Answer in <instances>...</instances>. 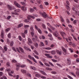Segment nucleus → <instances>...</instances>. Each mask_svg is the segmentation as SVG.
<instances>
[{
    "label": "nucleus",
    "instance_id": "20e7f679",
    "mask_svg": "<svg viewBox=\"0 0 79 79\" xmlns=\"http://www.w3.org/2000/svg\"><path fill=\"white\" fill-rule=\"evenodd\" d=\"M14 5L16 6H17V7H18V8H21V6L19 4H18V2H16V1H14Z\"/></svg>",
    "mask_w": 79,
    "mask_h": 79
},
{
    "label": "nucleus",
    "instance_id": "49530a36",
    "mask_svg": "<svg viewBox=\"0 0 79 79\" xmlns=\"http://www.w3.org/2000/svg\"><path fill=\"white\" fill-rule=\"evenodd\" d=\"M44 3L46 5H49V3H48V2H44Z\"/></svg>",
    "mask_w": 79,
    "mask_h": 79
},
{
    "label": "nucleus",
    "instance_id": "5701e85b",
    "mask_svg": "<svg viewBox=\"0 0 79 79\" xmlns=\"http://www.w3.org/2000/svg\"><path fill=\"white\" fill-rule=\"evenodd\" d=\"M42 27H43V29H46V27H45V25L44 24L42 23Z\"/></svg>",
    "mask_w": 79,
    "mask_h": 79
},
{
    "label": "nucleus",
    "instance_id": "9b49d317",
    "mask_svg": "<svg viewBox=\"0 0 79 79\" xmlns=\"http://www.w3.org/2000/svg\"><path fill=\"white\" fill-rule=\"evenodd\" d=\"M21 9L23 11H26V7L25 6H23L21 7Z\"/></svg>",
    "mask_w": 79,
    "mask_h": 79
},
{
    "label": "nucleus",
    "instance_id": "c9c22d12",
    "mask_svg": "<svg viewBox=\"0 0 79 79\" xmlns=\"http://www.w3.org/2000/svg\"><path fill=\"white\" fill-rule=\"evenodd\" d=\"M44 64H45V65H46V66H48V67H50V65H49V64L46 63H44Z\"/></svg>",
    "mask_w": 79,
    "mask_h": 79
},
{
    "label": "nucleus",
    "instance_id": "ea45409f",
    "mask_svg": "<svg viewBox=\"0 0 79 79\" xmlns=\"http://www.w3.org/2000/svg\"><path fill=\"white\" fill-rule=\"evenodd\" d=\"M21 35L24 38H25V34H24V33H22Z\"/></svg>",
    "mask_w": 79,
    "mask_h": 79
},
{
    "label": "nucleus",
    "instance_id": "39448f33",
    "mask_svg": "<svg viewBox=\"0 0 79 79\" xmlns=\"http://www.w3.org/2000/svg\"><path fill=\"white\" fill-rule=\"evenodd\" d=\"M60 34L62 36V37H63V38L64 39H65V38L64 37V36H65L66 35V34H65V33L63 32H62L60 33Z\"/></svg>",
    "mask_w": 79,
    "mask_h": 79
},
{
    "label": "nucleus",
    "instance_id": "f257e3e1",
    "mask_svg": "<svg viewBox=\"0 0 79 79\" xmlns=\"http://www.w3.org/2000/svg\"><path fill=\"white\" fill-rule=\"evenodd\" d=\"M27 18L28 19H27L24 20V22L25 23H28V22H29L30 19H31L30 18H31L32 19H34L35 18V17L31 15H28L27 16Z\"/></svg>",
    "mask_w": 79,
    "mask_h": 79
},
{
    "label": "nucleus",
    "instance_id": "9d476101",
    "mask_svg": "<svg viewBox=\"0 0 79 79\" xmlns=\"http://www.w3.org/2000/svg\"><path fill=\"white\" fill-rule=\"evenodd\" d=\"M32 43V41L29 38L28 39V44L29 45H31V43Z\"/></svg>",
    "mask_w": 79,
    "mask_h": 79
},
{
    "label": "nucleus",
    "instance_id": "a19ab883",
    "mask_svg": "<svg viewBox=\"0 0 79 79\" xmlns=\"http://www.w3.org/2000/svg\"><path fill=\"white\" fill-rule=\"evenodd\" d=\"M19 39L20 41L22 40V38H21V36H19Z\"/></svg>",
    "mask_w": 79,
    "mask_h": 79
},
{
    "label": "nucleus",
    "instance_id": "4c0bfd02",
    "mask_svg": "<svg viewBox=\"0 0 79 79\" xmlns=\"http://www.w3.org/2000/svg\"><path fill=\"white\" fill-rule=\"evenodd\" d=\"M36 77H41V76L39 74H36L35 75Z\"/></svg>",
    "mask_w": 79,
    "mask_h": 79
},
{
    "label": "nucleus",
    "instance_id": "864d4df0",
    "mask_svg": "<svg viewBox=\"0 0 79 79\" xmlns=\"http://www.w3.org/2000/svg\"><path fill=\"white\" fill-rule=\"evenodd\" d=\"M37 2L39 4H40V2H41V1L40 0L38 1L37 0Z\"/></svg>",
    "mask_w": 79,
    "mask_h": 79
},
{
    "label": "nucleus",
    "instance_id": "13d9d810",
    "mask_svg": "<svg viewBox=\"0 0 79 79\" xmlns=\"http://www.w3.org/2000/svg\"><path fill=\"white\" fill-rule=\"evenodd\" d=\"M55 47V45L54 44H52L50 46V47H51V48H53V47Z\"/></svg>",
    "mask_w": 79,
    "mask_h": 79
},
{
    "label": "nucleus",
    "instance_id": "72a5a7b5",
    "mask_svg": "<svg viewBox=\"0 0 79 79\" xmlns=\"http://www.w3.org/2000/svg\"><path fill=\"white\" fill-rule=\"evenodd\" d=\"M49 64H50V65H51L52 66V67H53L54 66V65L52 63V62H49Z\"/></svg>",
    "mask_w": 79,
    "mask_h": 79
},
{
    "label": "nucleus",
    "instance_id": "bb28decb",
    "mask_svg": "<svg viewBox=\"0 0 79 79\" xmlns=\"http://www.w3.org/2000/svg\"><path fill=\"white\" fill-rule=\"evenodd\" d=\"M4 48L5 50V51H7V47H6V45H5L4 46Z\"/></svg>",
    "mask_w": 79,
    "mask_h": 79
},
{
    "label": "nucleus",
    "instance_id": "423d86ee",
    "mask_svg": "<svg viewBox=\"0 0 79 79\" xmlns=\"http://www.w3.org/2000/svg\"><path fill=\"white\" fill-rule=\"evenodd\" d=\"M45 56H46L48 58H52V56H50L49 54H45Z\"/></svg>",
    "mask_w": 79,
    "mask_h": 79
},
{
    "label": "nucleus",
    "instance_id": "e433bc0d",
    "mask_svg": "<svg viewBox=\"0 0 79 79\" xmlns=\"http://www.w3.org/2000/svg\"><path fill=\"white\" fill-rule=\"evenodd\" d=\"M40 45H42V46H43V47H44V46H45V45H44V44L42 42H40Z\"/></svg>",
    "mask_w": 79,
    "mask_h": 79
},
{
    "label": "nucleus",
    "instance_id": "c03bdc74",
    "mask_svg": "<svg viewBox=\"0 0 79 79\" xmlns=\"http://www.w3.org/2000/svg\"><path fill=\"white\" fill-rule=\"evenodd\" d=\"M20 67H21V68H25L26 66V65H20Z\"/></svg>",
    "mask_w": 79,
    "mask_h": 79
},
{
    "label": "nucleus",
    "instance_id": "cd10ccee",
    "mask_svg": "<svg viewBox=\"0 0 79 79\" xmlns=\"http://www.w3.org/2000/svg\"><path fill=\"white\" fill-rule=\"evenodd\" d=\"M37 31L40 34H42V31L39 28L37 30Z\"/></svg>",
    "mask_w": 79,
    "mask_h": 79
},
{
    "label": "nucleus",
    "instance_id": "dca6fc26",
    "mask_svg": "<svg viewBox=\"0 0 79 79\" xmlns=\"http://www.w3.org/2000/svg\"><path fill=\"white\" fill-rule=\"evenodd\" d=\"M31 68L32 69H33V70H34L35 71L36 70V69L35 67L33 66H31Z\"/></svg>",
    "mask_w": 79,
    "mask_h": 79
},
{
    "label": "nucleus",
    "instance_id": "a18cd8bd",
    "mask_svg": "<svg viewBox=\"0 0 79 79\" xmlns=\"http://www.w3.org/2000/svg\"><path fill=\"white\" fill-rule=\"evenodd\" d=\"M15 12H20V9L16 10H15Z\"/></svg>",
    "mask_w": 79,
    "mask_h": 79
},
{
    "label": "nucleus",
    "instance_id": "b1692460",
    "mask_svg": "<svg viewBox=\"0 0 79 79\" xmlns=\"http://www.w3.org/2000/svg\"><path fill=\"white\" fill-rule=\"evenodd\" d=\"M23 24H19L18 25V28H19V27H22V26H23Z\"/></svg>",
    "mask_w": 79,
    "mask_h": 79
},
{
    "label": "nucleus",
    "instance_id": "f8f14e48",
    "mask_svg": "<svg viewBox=\"0 0 79 79\" xmlns=\"http://www.w3.org/2000/svg\"><path fill=\"white\" fill-rule=\"evenodd\" d=\"M40 73H41V74H43V75H44V76H46V75H47L46 73H45L42 70H40Z\"/></svg>",
    "mask_w": 79,
    "mask_h": 79
},
{
    "label": "nucleus",
    "instance_id": "338daca9",
    "mask_svg": "<svg viewBox=\"0 0 79 79\" xmlns=\"http://www.w3.org/2000/svg\"><path fill=\"white\" fill-rule=\"evenodd\" d=\"M52 78L54 79H57V78L55 76H52Z\"/></svg>",
    "mask_w": 79,
    "mask_h": 79
},
{
    "label": "nucleus",
    "instance_id": "ddd939ff",
    "mask_svg": "<svg viewBox=\"0 0 79 79\" xmlns=\"http://www.w3.org/2000/svg\"><path fill=\"white\" fill-rule=\"evenodd\" d=\"M56 32L57 33V35L56 33H53V35L54 36H55V37H58V32L56 31Z\"/></svg>",
    "mask_w": 79,
    "mask_h": 79
},
{
    "label": "nucleus",
    "instance_id": "3c124183",
    "mask_svg": "<svg viewBox=\"0 0 79 79\" xmlns=\"http://www.w3.org/2000/svg\"><path fill=\"white\" fill-rule=\"evenodd\" d=\"M21 3L22 4V5H23V6H25V5H26V3H25L24 2H21Z\"/></svg>",
    "mask_w": 79,
    "mask_h": 79
},
{
    "label": "nucleus",
    "instance_id": "de8ad7c7",
    "mask_svg": "<svg viewBox=\"0 0 79 79\" xmlns=\"http://www.w3.org/2000/svg\"><path fill=\"white\" fill-rule=\"evenodd\" d=\"M35 29H36V30H37L39 29V28H38V27H37V26L36 25H35Z\"/></svg>",
    "mask_w": 79,
    "mask_h": 79
},
{
    "label": "nucleus",
    "instance_id": "0eeeda50",
    "mask_svg": "<svg viewBox=\"0 0 79 79\" xmlns=\"http://www.w3.org/2000/svg\"><path fill=\"white\" fill-rule=\"evenodd\" d=\"M19 50H20V51H21V52L22 53H24V50L23 49V48H22L21 47H19Z\"/></svg>",
    "mask_w": 79,
    "mask_h": 79
},
{
    "label": "nucleus",
    "instance_id": "603ef678",
    "mask_svg": "<svg viewBox=\"0 0 79 79\" xmlns=\"http://www.w3.org/2000/svg\"><path fill=\"white\" fill-rule=\"evenodd\" d=\"M74 56L75 58H77V57H78V56L76 54H74Z\"/></svg>",
    "mask_w": 79,
    "mask_h": 79
},
{
    "label": "nucleus",
    "instance_id": "bf43d9fd",
    "mask_svg": "<svg viewBox=\"0 0 79 79\" xmlns=\"http://www.w3.org/2000/svg\"><path fill=\"white\" fill-rule=\"evenodd\" d=\"M10 62H7L6 64H7V66H10Z\"/></svg>",
    "mask_w": 79,
    "mask_h": 79
},
{
    "label": "nucleus",
    "instance_id": "aec40b11",
    "mask_svg": "<svg viewBox=\"0 0 79 79\" xmlns=\"http://www.w3.org/2000/svg\"><path fill=\"white\" fill-rule=\"evenodd\" d=\"M1 37L2 39L4 38V35L3 34V33L2 32L1 34Z\"/></svg>",
    "mask_w": 79,
    "mask_h": 79
},
{
    "label": "nucleus",
    "instance_id": "6ab92c4d",
    "mask_svg": "<svg viewBox=\"0 0 79 79\" xmlns=\"http://www.w3.org/2000/svg\"><path fill=\"white\" fill-rule=\"evenodd\" d=\"M30 11L31 13H32V12L34 11V9L32 8H31L30 9Z\"/></svg>",
    "mask_w": 79,
    "mask_h": 79
},
{
    "label": "nucleus",
    "instance_id": "a878e982",
    "mask_svg": "<svg viewBox=\"0 0 79 79\" xmlns=\"http://www.w3.org/2000/svg\"><path fill=\"white\" fill-rule=\"evenodd\" d=\"M27 60L28 62H29L30 63V64H32V61H31L29 59H27Z\"/></svg>",
    "mask_w": 79,
    "mask_h": 79
},
{
    "label": "nucleus",
    "instance_id": "6e6d98bb",
    "mask_svg": "<svg viewBox=\"0 0 79 79\" xmlns=\"http://www.w3.org/2000/svg\"><path fill=\"white\" fill-rule=\"evenodd\" d=\"M40 7L41 9H43V6L42 5H40Z\"/></svg>",
    "mask_w": 79,
    "mask_h": 79
},
{
    "label": "nucleus",
    "instance_id": "8fccbe9b",
    "mask_svg": "<svg viewBox=\"0 0 79 79\" xmlns=\"http://www.w3.org/2000/svg\"><path fill=\"white\" fill-rule=\"evenodd\" d=\"M30 30L31 31L34 32V29H33V27H31L30 28Z\"/></svg>",
    "mask_w": 79,
    "mask_h": 79
},
{
    "label": "nucleus",
    "instance_id": "1a4fd4ad",
    "mask_svg": "<svg viewBox=\"0 0 79 79\" xmlns=\"http://www.w3.org/2000/svg\"><path fill=\"white\" fill-rule=\"evenodd\" d=\"M24 48L25 49V50H28L30 52L31 51V49L30 48H28L27 47H26V46H24Z\"/></svg>",
    "mask_w": 79,
    "mask_h": 79
},
{
    "label": "nucleus",
    "instance_id": "79ce46f5",
    "mask_svg": "<svg viewBox=\"0 0 79 79\" xmlns=\"http://www.w3.org/2000/svg\"><path fill=\"white\" fill-rule=\"evenodd\" d=\"M70 73L71 74H72V75H73V76L75 77H76V75L74 74V73L73 72H71Z\"/></svg>",
    "mask_w": 79,
    "mask_h": 79
},
{
    "label": "nucleus",
    "instance_id": "393cba45",
    "mask_svg": "<svg viewBox=\"0 0 79 79\" xmlns=\"http://www.w3.org/2000/svg\"><path fill=\"white\" fill-rule=\"evenodd\" d=\"M78 71H77L76 72V74L78 76H79V69L77 70Z\"/></svg>",
    "mask_w": 79,
    "mask_h": 79
},
{
    "label": "nucleus",
    "instance_id": "e2e57ef3",
    "mask_svg": "<svg viewBox=\"0 0 79 79\" xmlns=\"http://www.w3.org/2000/svg\"><path fill=\"white\" fill-rule=\"evenodd\" d=\"M32 40L34 42H35V38H32Z\"/></svg>",
    "mask_w": 79,
    "mask_h": 79
},
{
    "label": "nucleus",
    "instance_id": "052dcab7",
    "mask_svg": "<svg viewBox=\"0 0 79 79\" xmlns=\"http://www.w3.org/2000/svg\"><path fill=\"white\" fill-rule=\"evenodd\" d=\"M16 66L17 67H19V66H20V64L18 63L16 64Z\"/></svg>",
    "mask_w": 79,
    "mask_h": 79
},
{
    "label": "nucleus",
    "instance_id": "774afa93",
    "mask_svg": "<svg viewBox=\"0 0 79 79\" xmlns=\"http://www.w3.org/2000/svg\"><path fill=\"white\" fill-rule=\"evenodd\" d=\"M41 78H42V79H46V77L42 76H41Z\"/></svg>",
    "mask_w": 79,
    "mask_h": 79
},
{
    "label": "nucleus",
    "instance_id": "09e8293b",
    "mask_svg": "<svg viewBox=\"0 0 79 79\" xmlns=\"http://www.w3.org/2000/svg\"><path fill=\"white\" fill-rule=\"evenodd\" d=\"M45 49H46V50H51L52 48H46Z\"/></svg>",
    "mask_w": 79,
    "mask_h": 79
},
{
    "label": "nucleus",
    "instance_id": "7c9ffc66",
    "mask_svg": "<svg viewBox=\"0 0 79 79\" xmlns=\"http://www.w3.org/2000/svg\"><path fill=\"white\" fill-rule=\"evenodd\" d=\"M8 37L9 39H10L11 38V33H9L8 35Z\"/></svg>",
    "mask_w": 79,
    "mask_h": 79
},
{
    "label": "nucleus",
    "instance_id": "a211bd4d",
    "mask_svg": "<svg viewBox=\"0 0 79 79\" xmlns=\"http://www.w3.org/2000/svg\"><path fill=\"white\" fill-rule=\"evenodd\" d=\"M21 72L23 73H26V70H24L23 69H22L21 70Z\"/></svg>",
    "mask_w": 79,
    "mask_h": 79
},
{
    "label": "nucleus",
    "instance_id": "7ed1b4c3",
    "mask_svg": "<svg viewBox=\"0 0 79 79\" xmlns=\"http://www.w3.org/2000/svg\"><path fill=\"white\" fill-rule=\"evenodd\" d=\"M28 58H29L30 59V60H32L33 61H34V62H35L36 63H37V61H36V60L34 58L32 57V56H31V55H29L28 56Z\"/></svg>",
    "mask_w": 79,
    "mask_h": 79
},
{
    "label": "nucleus",
    "instance_id": "c756f323",
    "mask_svg": "<svg viewBox=\"0 0 79 79\" xmlns=\"http://www.w3.org/2000/svg\"><path fill=\"white\" fill-rule=\"evenodd\" d=\"M51 53L52 55H55V54H56V52H55V51H52Z\"/></svg>",
    "mask_w": 79,
    "mask_h": 79
},
{
    "label": "nucleus",
    "instance_id": "f03ea898",
    "mask_svg": "<svg viewBox=\"0 0 79 79\" xmlns=\"http://www.w3.org/2000/svg\"><path fill=\"white\" fill-rule=\"evenodd\" d=\"M42 16L43 17H44V18H49V19H50V17L48 16V15L46 14V13L45 12H44L43 13V14H42Z\"/></svg>",
    "mask_w": 79,
    "mask_h": 79
},
{
    "label": "nucleus",
    "instance_id": "4d7b16f0",
    "mask_svg": "<svg viewBox=\"0 0 79 79\" xmlns=\"http://www.w3.org/2000/svg\"><path fill=\"white\" fill-rule=\"evenodd\" d=\"M39 63L41 65V66H44V64H42V62H41V61H40Z\"/></svg>",
    "mask_w": 79,
    "mask_h": 79
},
{
    "label": "nucleus",
    "instance_id": "680f3d73",
    "mask_svg": "<svg viewBox=\"0 0 79 79\" xmlns=\"http://www.w3.org/2000/svg\"><path fill=\"white\" fill-rule=\"evenodd\" d=\"M29 26L28 25H25L24 26V27H26L27 28V27H29Z\"/></svg>",
    "mask_w": 79,
    "mask_h": 79
},
{
    "label": "nucleus",
    "instance_id": "37998d69",
    "mask_svg": "<svg viewBox=\"0 0 79 79\" xmlns=\"http://www.w3.org/2000/svg\"><path fill=\"white\" fill-rule=\"evenodd\" d=\"M12 63H16L17 61H16L15 60H12Z\"/></svg>",
    "mask_w": 79,
    "mask_h": 79
},
{
    "label": "nucleus",
    "instance_id": "412c9836",
    "mask_svg": "<svg viewBox=\"0 0 79 79\" xmlns=\"http://www.w3.org/2000/svg\"><path fill=\"white\" fill-rule=\"evenodd\" d=\"M51 60H52V61L54 62V63H56V62H57V60H56L54 59H52Z\"/></svg>",
    "mask_w": 79,
    "mask_h": 79
},
{
    "label": "nucleus",
    "instance_id": "5fc2aeb1",
    "mask_svg": "<svg viewBox=\"0 0 79 79\" xmlns=\"http://www.w3.org/2000/svg\"><path fill=\"white\" fill-rule=\"evenodd\" d=\"M12 50H14V51L15 52H17L16 50L15 49V48L14 47H12Z\"/></svg>",
    "mask_w": 79,
    "mask_h": 79
},
{
    "label": "nucleus",
    "instance_id": "2eb2a0df",
    "mask_svg": "<svg viewBox=\"0 0 79 79\" xmlns=\"http://www.w3.org/2000/svg\"><path fill=\"white\" fill-rule=\"evenodd\" d=\"M34 52L36 55H39V53L36 50H34L33 51Z\"/></svg>",
    "mask_w": 79,
    "mask_h": 79
},
{
    "label": "nucleus",
    "instance_id": "0e129e2a",
    "mask_svg": "<svg viewBox=\"0 0 79 79\" xmlns=\"http://www.w3.org/2000/svg\"><path fill=\"white\" fill-rule=\"evenodd\" d=\"M10 31V28H8L6 30V32H8Z\"/></svg>",
    "mask_w": 79,
    "mask_h": 79
},
{
    "label": "nucleus",
    "instance_id": "69168bd1",
    "mask_svg": "<svg viewBox=\"0 0 79 79\" xmlns=\"http://www.w3.org/2000/svg\"><path fill=\"white\" fill-rule=\"evenodd\" d=\"M69 50L70 51V52L71 53H73V52H74V51H73V49H72L71 48H70Z\"/></svg>",
    "mask_w": 79,
    "mask_h": 79
},
{
    "label": "nucleus",
    "instance_id": "f704fd0d",
    "mask_svg": "<svg viewBox=\"0 0 79 79\" xmlns=\"http://www.w3.org/2000/svg\"><path fill=\"white\" fill-rule=\"evenodd\" d=\"M73 23L74 24H76V23H77V20H74L73 22Z\"/></svg>",
    "mask_w": 79,
    "mask_h": 79
},
{
    "label": "nucleus",
    "instance_id": "473e14b6",
    "mask_svg": "<svg viewBox=\"0 0 79 79\" xmlns=\"http://www.w3.org/2000/svg\"><path fill=\"white\" fill-rule=\"evenodd\" d=\"M51 73L53 74H57V73L55 71H53L51 72Z\"/></svg>",
    "mask_w": 79,
    "mask_h": 79
},
{
    "label": "nucleus",
    "instance_id": "c85d7f7f",
    "mask_svg": "<svg viewBox=\"0 0 79 79\" xmlns=\"http://www.w3.org/2000/svg\"><path fill=\"white\" fill-rule=\"evenodd\" d=\"M34 45H35V46L36 48H37V47H39V44H38L37 43H36L35 44L34 43Z\"/></svg>",
    "mask_w": 79,
    "mask_h": 79
},
{
    "label": "nucleus",
    "instance_id": "58836bf2",
    "mask_svg": "<svg viewBox=\"0 0 79 79\" xmlns=\"http://www.w3.org/2000/svg\"><path fill=\"white\" fill-rule=\"evenodd\" d=\"M14 43H13V41H12L11 42V43L10 44V46H11V47H12L13 46V44H14Z\"/></svg>",
    "mask_w": 79,
    "mask_h": 79
},
{
    "label": "nucleus",
    "instance_id": "2f4dec72",
    "mask_svg": "<svg viewBox=\"0 0 79 79\" xmlns=\"http://www.w3.org/2000/svg\"><path fill=\"white\" fill-rule=\"evenodd\" d=\"M60 18L61 22L62 23H64V19H63V17L62 16H60Z\"/></svg>",
    "mask_w": 79,
    "mask_h": 79
},
{
    "label": "nucleus",
    "instance_id": "4468645a",
    "mask_svg": "<svg viewBox=\"0 0 79 79\" xmlns=\"http://www.w3.org/2000/svg\"><path fill=\"white\" fill-rule=\"evenodd\" d=\"M7 7L9 10H12V8L10 6L8 5H7Z\"/></svg>",
    "mask_w": 79,
    "mask_h": 79
},
{
    "label": "nucleus",
    "instance_id": "6e6552de",
    "mask_svg": "<svg viewBox=\"0 0 79 79\" xmlns=\"http://www.w3.org/2000/svg\"><path fill=\"white\" fill-rule=\"evenodd\" d=\"M56 52L57 54H59V55H61V54H62V52L59 51L58 50H56Z\"/></svg>",
    "mask_w": 79,
    "mask_h": 79
},
{
    "label": "nucleus",
    "instance_id": "4be33fe9",
    "mask_svg": "<svg viewBox=\"0 0 79 79\" xmlns=\"http://www.w3.org/2000/svg\"><path fill=\"white\" fill-rule=\"evenodd\" d=\"M62 50H63V51H64V55H65L66 52V49H64V48H63Z\"/></svg>",
    "mask_w": 79,
    "mask_h": 79
},
{
    "label": "nucleus",
    "instance_id": "f3484780",
    "mask_svg": "<svg viewBox=\"0 0 79 79\" xmlns=\"http://www.w3.org/2000/svg\"><path fill=\"white\" fill-rule=\"evenodd\" d=\"M46 69L47 70H49V71H52V68L49 67H46Z\"/></svg>",
    "mask_w": 79,
    "mask_h": 79
}]
</instances>
